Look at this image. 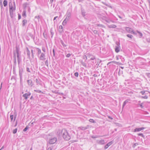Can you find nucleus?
<instances>
[{"instance_id":"ea45409f","label":"nucleus","mask_w":150,"mask_h":150,"mask_svg":"<svg viewBox=\"0 0 150 150\" xmlns=\"http://www.w3.org/2000/svg\"><path fill=\"white\" fill-rule=\"evenodd\" d=\"M36 82L37 83V84H40V81L38 80V79H36L35 80Z\"/></svg>"},{"instance_id":"4468645a","label":"nucleus","mask_w":150,"mask_h":150,"mask_svg":"<svg viewBox=\"0 0 150 150\" xmlns=\"http://www.w3.org/2000/svg\"><path fill=\"white\" fill-rule=\"evenodd\" d=\"M113 142L112 141H111L110 142L108 143L107 144H106L104 148L105 149H107L108 147L110 146V145H111L112 143Z\"/></svg>"},{"instance_id":"1a4fd4ad","label":"nucleus","mask_w":150,"mask_h":150,"mask_svg":"<svg viewBox=\"0 0 150 150\" xmlns=\"http://www.w3.org/2000/svg\"><path fill=\"white\" fill-rule=\"evenodd\" d=\"M31 94V93L30 92H28V93H25L23 95V96L24 98L26 100L28 97L30 96Z\"/></svg>"},{"instance_id":"4c0bfd02","label":"nucleus","mask_w":150,"mask_h":150,"mask_svg":"<svg viewBox=\"0 0 150 150\" xmlns=\"http://www.w3.org/2000/svg\"><path fill=\"white\" fill-rule=\"evenodd\" d=\"M17 131V129L16 128V129H14L13 131V134H15L16 133Z\"/></svg>"},{"instance_id":"473e14b6","label":"nucleus","mask_w":150,"mask_h":150,"mask_svg":"<svg viewBox=\"0 0 150 150\" xmlns=\"http://www.w3.org/2000/svg\"><path fill=\"white\" fill-rule=\"evenodd\" d=\"M89 121L90 122L93 123H95L96 122L94 121V120L92 119H90L89 120Z\"/></svg>"},{"instance_id":"58836bf2","label":"nucleus","mask_w":150,"mask_h":150,"mask_svg":"<svg viewBox=\"0 0 150 150\" xmlns=\"http://www.w3.org/2000/svg\"><path fill=\"white\" fill-rule=\"evenodd\" d=\"M138 135L139 136H140L142 137H144V135L142 134V133H139L138 134Z\"/></svg>"},{"instance_id":"a878e982","label":"nucleus","mask_w":150,"mask_h":150,"mask_svg":"<svg viewBox=\"0 0 150 150\" xmlns=\"http://www.w3.org/2000/svg\"><path fill=\"white\" fill-rule=\"evenodd\" d=\"M127 36L131 39H132L133 38V36L132 35L130 34L127 35Z\"/></svg>"},{"instance_id":"9b49d317","label":"nucleus","mask_w":150,"mask_h":150,"mask_svg":"<svg viewBox=\"0 0 150 150\" xmlns=\"http://www.w3.org/2000/svg\"><path fill=\"white\" fill-rule=\"evenodd\" d=\"M27 82L28 85L31 87L33 85L32 80L31 79L28 80L27 81Z\"/></svg>"},{"instance_id":"39448f33","label":"nucleus","mask_w":150,"mask_h":150,"mask_svg":"<svg viewBox=\"0 0 150 150\" xmlns=\"http://www.w3.org/2000/svg\"><path fill=\"white\" fill-rule=\"evenodd\" d=\"M57 141V138L56 137H54L50 138L49 141V144H54L56 143Z\"/></svg>"},{"instance_id":"6e6d98bb","label":"nucleus","mask_w":150,"mask_h":150,"mask_svg":"<svg viewBox=\"0 0 150 150\" xmlns=\"http://www.w3.org/2000/svg\"><path fill=\"white\" fill-rule=\"evenodd\" d=\"M82 14L83 16H85V13L84 12H82Z\"/></svg>"},{"instance_id":"f03ea898","label":"nucleus","mask_w":150,"mask_h":150,"mask_svg":"<svg viewBox=\"0 0 150 150\" xmlns=\"http://www.w3.org/2000/svg\"><path fill=\"white\" fill-rule=\"evenodd\" d=\"M61 134L64 139L66 140H69L70 138V137L69 134L67 131L65 129L62 130Z\"/></svg>"},{"instance_id":"bf43d9fd","label":"nucleus","mask_w":150,"mask_h":150,"mask_svg":"<svg viewBox=\"0 0 150 150\" xmlns=\"http://www.w3.org/2000/svg\"><path fill=\"white\" fill-rule=\"evenodd\" d=\"M108 117L109 118V119H110L111 120H112L113 119V118L112 117H111L110 116H108Z\"/></svg>"},{"instance_id":"a19ab883","label":"nucleus","mask_w":150,"mask_h":150,"mask_svg":"<svg viewBox=\"0 0 150 150\" xmlns=\"http://www.w3.org/2000/svg\"><path fill=\"white\" fill-rule=\"evenodd\" d=\"M74 74L77 77L79 75V73L78 72H75Z\"/></svg>"},{"instance_id":"a18cd8bd","label":"nucleus","mask_w":150,"mask_h":150,"mask_svg":"<svg viewBox=\"0 0 150 150\" xmlns=\"http://www.w3.org/2000/svg\"><path fill=\"white\" fill-rule=\"evenodd\" d=\"M138 145V144L137 143H135L133 145L132 147L133 148H134L137 145Z\"/></svg>"},{"instance_id":"338daca9","label":"nucleus","mask_w":150,"mask_h":150,"mask_svg":"<svg viewBox=\"0 0 150 150\" xmlns=\"http://www.w3.org/2000/svg\"><path fill=\"white\" fill-rule=\"evenodd\" d=\"M4 148V146H2V147L1 148V149H0V150H1L2 149H3Z\"/></svg>"},{"instance_id":"6e6552de","label":"nucleus","mask_w":150,"mask_h":150,"mask_svg":"<svg viewBox=\"0 0 150 150\" xmlns=\"http://www.w3.org/2000/svg\"><path fill=\"white\" fill-rule=\"evenodd\" d=\"M117 46H115V51L117 53L119 52L120 50V44L119 43H117Z\"/></svg>"},{"instance_id":"c756f323","label":"nucleus","mask_w":150,"mask_h":150,"mask_svg":"<svg viewBox=\"0 0 150 150\" xmlns=\"http://www.w3.org/2000/svg\"><path fill=\"white\" fill-rule=\"evenodd\" d=\"M34 91L38 93H43L41 91L39 90H35Z\"/></svg>"},{"instance_id":"49530a36","label":"nucleus","mask_w":150,"mask_h":150,"mask_svg":"<svg viewBox=\"0 0 150 150\" xmlns=\"http://www.w3.org/2000/svg\"><path fill=\"white\" fill-rule=\"evenodd\" d=\"M35 18H36V19H38V21H39V19L40 18V16H35Z\"/></svg>"},{"instance_id":"79ce46f5","label":"nucleus","mask_w":150,"mask_h":150,"mask_svg":"<svg viewBox=\"0 0 150 150\" xmlns=\"http://www.w3.org/2000/svg\"><path fill=\"white\" fill-rule=\"evenodd\" d=\"M131 33H133V34L134 35H136L137 33L134 31L133 30H132L131 32Z\"/></svg>"},{"instance_id":"de8ad7c7","label":"nucleus","mask_w":150,"mask_h":150,"mask_svg":"<svg viewBox=\"0 0 150 150\" xmlns=\"http://www.w3.org/2000/svg\"><path fill=\"white\" fill-rule=\"evenodd\" d=\"M13 115H10V118L11 121H12L13 120Z\"/></svg>"},{"instance_id":"c9c22d12","label":"nucleus","mask_w":150,"mask_h":150,"mask_svg":"<svg viewBox=\"0 0 150 150\" xmlns=\"http://www.w3.org/2000/svg\"><path fill=\"white\" fill-rule=\"evenodd\" d=\"M45 65L47 66L48 67V60H47L45 62Z\"/></svg>"},{"instance_id":"5701e85b","label":"nucleus","mask_w":150,"mask_h":150,"mask_svg":"<svg viewBox=\"0 0 150 150\" xmlns=\"http://www.w3.org/2000/svg\"><path fill=\"white\" fill-rule=\"evenodd\" d=\"M136 31L138 33L139 35V38H141L143 36L141 32L137 30Z\"/></svg>"},{"instance_id":"b1692460","label":"nucleus","mask_w":150,"mask_h":150,"mask_svg":"<svg viewBox=\"0 0 150 150\" xmlns=\"http://www.w3.org/2000/svg\"><path fill=\"white\" fill-rule=\"evenodd\" d=\"M68 21V20H66V19H65L63 22V23H62L63 25L64 26L67 23V22Z\"/></svg>"},{"instance_id":"2f4dec72","label":"nucleus","mask_w":150,"mask_h":150,"mask_svg":"<svg viewBox=\"0 0 150 150\" xmlns=\"http://www.w3.org/2000/svg\"><path fill=\"white\" fill-rule=\"evenodd\" d=\"M62 45L64 47H66V45H65L63 41L62 40H61L60 41Z\"/></svg>"},{"instance_id":"f704fd0d","label":"nucleus","mask_w":150,"mask_h":150,"mask_svg":"<svg viewBox=\"0 0 150 150\" xmlns=\"http://www.w3.org/2000/svg\"><path fill=\"white\" fill-rule=\"evenodd\" d=\"M26 71L28 72H29V73H30L31 72V71H30V69H29V68H28V67H27L26 68Z\"/></svg>"},{"instance_id":"20e7f679","label":"nucleus","mask_w":150,"mask_h":150,"mask_svg":"<svg viewBox=\"0 0 150 150\" xmlns=\"http://www.w3.org/2000/svg\"><path fill=\"white\" fill-rule=\"evenodd\" d=\"M16 51L17 58L18 62V64H19L21 61V59L20 57V54L19 52V49L17 47H16Z\"/></svg>"},{"instance_id":"7ed1b4c3","label":"nucleus","mask_w":150,"mask_h":150,"mask_svg":"<svg viewBox=\"0 0 150 150\" xmlns=\"http://www.w3.org/2000/svg\"><path fill=\"white\" fill-rule=\"evenodd\" d=\"M72 11V8H69L67 11L66 14L65 15V16H66V19L68 21H69V20L71 18V12Z\"/></svg>"},{"instance_id":"f8f14e48","label":"nucleus","mask_w":150,"mask_h":150,"mask_svg":"<svg viewBox=\"0 0 150 150\" xmlns=\"http://www.w3.org/2000/svg\"><path fill=\"white\" fill-rule=\"evenodd\" d=\"M130 100L129 99H127L123 102L122 106V109L124 108L126 103H129V102L130 101Z\"/></svg>"},{"instance_id":"ddd939ff","label":"nucleus","mask_w":150,"mask_h":150,"mask_svg":"<svg viewBox=\"0 0 150 150\" xmlns=\"http://www.w3.org/2000/svg\"><path fill=\"white\" fill-rule=\"evenodd\" d=\"M145 129L144 127H142L140 128H136L134 130V132H137L141 131L142 130H143Z\"/></svg>"},{"instance_id":"423d86ee","label":"nucleus","mask_w":150,"mask_h":150,"mask_svg":"<svg viewBox=\"0 0 150 150\" xmlns=\"http://www.w3.org/2000/svg\"><path fill=\"white\" fill-rule=\"evenodd\" d=\"M103 19L106 22L108 23H110V22L112 23L114 22V21L111 20L109 18H108L105 16H104L103 18Z\"/></svg>"},{"instance_id":"3c124183","label":"nucleus","mask_w":150,"mask_h":150,"mask_svg":"<svg viewBox=\"0 0 150 150\" xmlns=\"http://www.w3.org/2000/svg\"><path fill=\"white\" fill-rule=\"evenodd\" d=\"M93 33L95 34H98V31L96 30H94L93 31Z\"/></svg>"},{"instance_id":"e433bc0d","label":"nucleus","mask_w":150,"mask_h":150,"mask_svg":"<svg viewBox=\"0 0 150 150\" xmlns=\"http://www.w3.org/2000/svg\"><path fill=\"white\" fill-rule=\"evenodd\" d=\"M141 98H143L147 99L148 98V97L146 95L144 96H142Z\"/></svg>"},{"instance_id":"9d476101","label":"nucleus","mask_w":150,"mask_h":150,"mask_svg":"<svg viewBox=\"0 0 150 150\" xmlns=\"http://www.w3.org/2000/svg\"><path fill=\"white\" fill-rule=\"evenodd\" d=\"M45 57V55L44 53H41L40 57V60H44L46 58Z\"/></svg>"},{"instance_id":"cd10ccee","label":"nucleus","mask_w":150,"mask_h":150,"mask_svg":"<svg viewBox=\"0 0 150 150\" xmlns=\"http://www.w3.org/2000/svg\"><path fill=\"white\" fill-rule=\"evenodd\" d=\"M33 52H35V50H31V52L32 53V57L33 58H34V53Z\"/></svg>"},{"instance_id":"774afa93","label":"nucleus","mask_w":150,"mask_h":150,"mask_svg":"<svg viewBox=\"0 0 150 150\" xmlns=\"http://www.w3.org/2000/svg\"><path fill=\"white\" fill-rule=\"evenodd\" d=\"M148 0V1L149 3V6L150 7V1L149 0Z\"/></svg>"},{"instance_id":"f3484780","label":"nucleus","mask_w":150,"mask_h":150,"mask_svg":"<svg viewBox=\"0 0 150 150\" xmlns=\"http://www.w3.org/2000/svg\"><path fill=\"white\" fill-rule=\"evenodd\" d=\"M26 52H27V54L28 57L30 58V51L29 50L28 47L26 48Z\"/></svg>"},{"instance_id":"f257e3e1","label":"nucleus","mask_w":150,"mask_h":150,"mask_svg":"<svg viewBox=\"0 0 150 150\" xmlns=\"http://www.w3.org/2000/svg\"><path fill=\"white\" fill-rule=\"evenodd\" d=\"M9 6L10 16L11 18H13L15 16V13L14 12L16 10L15 8L13 6L12 3L11 2L9 3Z\"/></svg>"},{"instance_id":"8fccbe9b","label":"nucleus","mask_w":150,"mask_h":150,"mask_svg":"<svg viewBox=\"0 0 150 150\" xmlns=\"http://www.w3.org/2000/svg\"><path fill=\"white\" fill-rule=\"evenodd\" d=\"M42 50L44 52H45L46 51L44 47H42Z\"/></svg>"},{"instance_id":"dca6fc26","label":"nucleus","mask_w":150,"mask_h":150,"mask_svg":"<svg viewBox=\"0 0 150 150\" xmlns=\"http://www.w3.org/2000/svg\"><path fill=\"white\" fill-rule=\"evenodd\" d=\"M59 31L60 33H62L63 31V28L62 25H60L59 28Z\"/></svg>"},{"instance_id":"e2e57ef3","label":"nucleus","mask_w":150,"mask_h":150,"mask_svg":"<svg viewBox=\"0 0 150 150\" xmlns=\"http://www.w3.org/2000/svg\"><path fill=\"white\" fill-rule=\"evenodd\" d=\"M53 55H54H54H55V53H54V49H53Z\"/></svg>"},{"instance_id":"393cba45","label":"nucleus","mask_w":150,"mask_h":150,"mask_svg":"<svg viewBox=\"0 0 150 150\" xmlns=\"http://www.w3.org/2000/svg\"><path fill=\"white\" fill-rule=\"evenodd\" d=\"M3 4L4 6L6 7L7 4V1L6 0H4V1Z\"/></svg>"},{"instance_id":"0e129e2a","label":"nucleus","mask_w":150,"mask_h":150,"mask_svg":"<svg viewBox=\"0 0 150 150\" xmlns=\"http://www.w3.org/2000/svg\"><path fill=\"white\" fill-rule=\"evenodd\" d=\"M93 76L94 77H96L97 76V75L96 74H94L93 75Z\"/></svg>"},{"instance_id":"052dcab7","label":"nucleus","mask_w":150,"mask_h":150,"mask_svg":"<svg viewBox=\"0 0 150 150\" xmlns=\"http://www.w3.org/2000/svg\"><path fill=\"white\" fill-rule=\"evenodd\" d=\"M143 104V103H142L140 104V106L141 107V108H143V106H142Z\"/></svg>"},{"instance_id":"69168bd1","label":"nucleus","mask_w":150,"mask_h":150,"mask_svg":"<svg viewBox=\"0 0 150 150\" xmlns=\"http://www.w3.org/2000/svg\"><path fill=\"white\" fill-rule=\"evenodd\" d=\"M57 17H58L57 16H56V17H54V20H55L56 19V18H57Z\"/></svg>"},{"instance_id":"603ef678","label":"nucleus","mask_w":150,"mask_h":150,"mask_svg":"<svg viewBox=\"0 0 150 150\" xmlns=\"http://www.w3.org/2000/svg\"><path fill=\"white\" fill-rule=\"evenodd\" d=\"M71 55L70 54H68L66 55V57H69Z\"/></svg>"},{"instance_id":"09e8293b","label":"nucleus","mask_w":150,"mask_h":150,"mask_svg":"<svg viewBox=\"0 0 150 150\" xmlns=\"http://www.w3.org/2000/svg\"><path fill=\"white\" fill-rule=\"evenodd\" d=\"M50 32L51 35V37L52 38L53 37V36L54 35V33L52 32V30H50Z\"/></svg>"},{"instance_id":"680f3d73","label":"nucleus","mask_w":150,"mask_h":150,"mask_svg":"<svg viewBox=\"0 0 150 150\" xmlns=\"http://www.w3.org/2000/svg\"><path fill=\"white\" fill-rule=\"evenodd\" d=\"M97 137V136H93L92 137V138H96Z\"/></svg>"},{"instance_id":"37998d69","label":"nucleus","mask_w":150,"mask_h":150,"mask_svg":"<svg viewBox=\"0 0 150 150\" xmlns=\"http://www.w3.org/2000/svg\"><path fill=\"white\" fill-rule=\"evenodd\" d=\"M146 91H141L140 92V93H142V95H144L145 94V93Z\"/></svg>"},{"instance_id":"72a5a7b5","label":"nucleus","mask_w":150,"mask_h":150,"mask_svg":"<svg viewBox=\"0 0 150 150\" xmlns=\"http://www.w3.org/2000/svg\"><path fill=\"white\" fill-rule=\"evenodd\" d=\"M29 128L28 126H26V127L23 129V131L24 132L26 131Z\"/></svg>"},{"instance_id":"13d9d810","label":"nucleus","mask_w":150,"mask_h":150,"mask_svg":"<svg viewBox=\"0 0 150 150\" xmlns=\"http://www.w3.org/2000/svg\"><path fill=\"white\" fill-rule=\"evenodd\" d=\"M52 149L51 147H50L48 148L47 150H52Z\"/></svg>"},{"instance_id":"4d7b16f0","label":"nucleus","mask_w":150,"mask_h":150,"mask_svg":"<svg viewBox=\"0 0 150 150\" xmlns=\"http://www.w3.org/2000/svg\"><path fill=\"white\" fill-rule=\"evenodd\" d=\"M21 16L20 14H18V19H20L21 18Z\"/></svg>"},{"instance_id":"412c9836","label":"nucleus","mask_w":150,"mask_h":150,"mask_svg":"<svg viewBox=\"0 0 150 150\" xmlns=\"http://www.w3.org/2000/svg\"><path fill=\"white\" fill-rule=\"evenodd\" d=\"M88 128V127H83L81 126L79 127V128L80 129L83 130H86Z\"/></svg>"},{"instance_id":"c85d7f7f","label":"nucleus","mask_w":150,"mask_h":150,"mask_svg":"<svg viewBox=\"0 0 150 150\" xmlns=\"http://www.w3.org/2000/svg\"><path fill=\"white\" fill-rule=\"evenodd\" d=\"M22 15V16L23 17H24V16L25 17L26 16V14L25 11H23Z\"/></svg>"},{"instance_id":"bb28decb","label":"nucleus","mask_w":150,"mask_h":150,"mask_svg":"<svg viewBox=\"0 0 150 150\" xmlns=\"http://www.w3.org/2000/svg\"><path fill=\"white\" fill-rule=\"evenodd\" d=\"M38 52V54H39L40 53H41V50L40 49L38 48H36Z\"/></svg>"},{"instance_id":"864d4df0","label":"nucleus","mask_w":150,"mask_h":150,"mask_svg":"<svg viewBox=\"0 0 150 150\" xmlns=\"http://www.w3.org/2000/svg\"><path fill=\"white\" fill-rule=\"evenodd\" d=\"M83 59H85L86 60L87 59V56L86 55L84 56L83 57Z\"/></svg>"},{"instance_id":"2eb2a0df","label":"nucleus","mask_w":150,"mask_h":150,"mask_svg":"<svg viewBox=\"0 0 150 150\" xmlns=\"http://www.w3.org/2000/svg\"><path fill=\"white\" fill-rule=\"evenodd\" d=\"M97 142L98 144H103L105 143L104 140H98L97 141Z\"/></svg>"},{"instance_id":"aec40b11","label":"nucleus","mask_w":150,"mask_h":150,"mask_svg":"<svg viewBox=\"0 0 150 150\" xmlns=\"http://www.w3.org/2000/svg\"><path fill=\"white\" fill-rule=\"evenodd\" d=\"M13 61H14V64H16V53L15 52H14Z\"/></svg>"},{"instance_id":"6ab92c4d","label":"nucleus","mask_w":150,"mask_h":150,"mask_svg":"<svg viewBox=\"0 0 150 150\" xmlns=\"http://www.w3.org/2000/svg\"><path fill=\"white\" fill-rule=\"evenodd\" d=\"M27 21L26 19L23 20L22 21V26H24L27 23Z\"/></svg>"},{"instance_id":"4be33fe9","label":"nucleus","mask_w":150,"mask_h":150,"mask_svg":"<svg viewBox=\"0 0 150 150\" xmlns=\"http://www.w3.org/2000/svg\"><path fill=\"white\" fill-rule=\"evenodd\" d=\"M126 31L128 33H131V29L129 27H126L125 28Z\"/></svg>"},{"instance_id":"7c9ffc66","label":"nucleus","mask_w":150,"mask_h":150,"mask_svg":"<svg viewBox=\"0 0 150 150\" xmlns=\"http://www.w3.org/2000/svg\"><path fill=\"white\" fill-rule=\"evenodd\" d=\"M81 64L83 65V66L85 67H86V64L84 62H83L82 61L81 62Z\"/></svg>"},{"instance_id":"5fc2aeb1","label":"nucleus","mask_w":150,"mask_h":150,"mask_svg":"<svg viewBox=\"0 0 150 150\" xmlns=\"http://www.w3.org/2000/svg\"><path fill=\"white\" fill-rule=\"evenodd\" d=\"M95 59V57H92L90 59L91 60H93Z\"/></svg>"},{"instance_id":"0eeeda50","label":"nucleus","mask_w":150,"mask_h":150,"mask_svg":"<svg viewBox=\"0 0 150 150\" xmlns=\"http://www.w3.org/2000/svg\"><path fill=\"white\" fill-rule=\"evenodd\" d=\"M23 72V68L21 67L19 68V75L21 80L22 78V74Z\"/></svg>"},{"instance_id":"c03bdc74","label":"nucleus","mask_w":150,"mask_h":150,"mask_svg":"<svg viewBox=\"0 0 150 150\" xmlns=\"http://www.w3.org/2000/svg\"><path fill=\"white\" fill-rule=\"evenodd\" d=\"M27 3H25V4H23V7L24 8H25L27 6Z\"/></svg>"},{"instance_id":"a211bd4d","label":"nucleus","mask_w":150,"mask_h":150,"mask_svg":"<svg viewBox=\"0 0 150 150\" xmlns=\"http://www.w3.org/2000/svg\"><path fill=\"white\" fill-rule=\"evenodd\" d=\"M108 27L110 28H115L117 27V26L115 25H108Z\"/></svg>"}]
</instances>
